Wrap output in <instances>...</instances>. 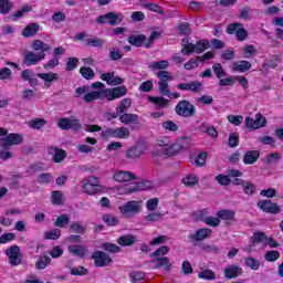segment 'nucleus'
Masks as SVG:
<instances>
[{
    "label": "nucleus",
    "mask_w": 283,
    "mask_h": 283,
    "mask_svg": "<svg viewBox=\"0 0 283 283\" xmlns=\"http://www.w3.org/2000/svg\"><path fill=\"white\" fill-rule=\"evenodd\" d=\"M127 95V86H117L113 88H105L102 91H92L87 92L82 96V101L84 103H94V101H116L117 98H123V96Z\"/></svg>",
    "instance_id": "f257e3e1"
},
{
    "label": "nucleus",
    "mask_w": 283,
    "mask_h": 283,
    "mask_svg": "<svg viewBox=\"0 0 283 283\" xmlns=\"http://www.w3.org/2000/svg\"><path fill=\"white\" fill-rule=\"evenodd\" d=\"M33 51H25L24 57L22 60L23 65L27 67H32V65H38L45 59V52H50V44L43 42L42 40H35L32 43ZM34 52H41L39 54Z\"/></svg>",
    "instance_id": "f03ea898"
},
{
    "label": "nucleus",
    "mask_w": 283,
    "mask_h": 283,
    "mask_svg": "<svg viewBox=\"0 0 283 283\" xmlns=\"http://www.w3.org/2000/svg\"><path fill=\"white\" fill-rule=\"evenodd\" d=\"M23 143V135L19 133H11L7 137L0 138V160H10L14 158V154L10 151L13 145H21Z\"/></svg>",
    "instance_id": "7ed1b4c3"
},
{
    "label": "nucleus",
    "mask_w": 283,
    "mask_h": 283,
    "mask_svg": "<svg viewBox=\"0 0 283 283\" xmlns=\"http://www.w3.org/2000/svg\"><path fill=\"white\" fill-rule=\"evenodd\" d=\"M82 189L87 196H96L103 191V186H101L98 177L91 176L82 181Z\"/></svg>",
    "instance_id": "20e7f679"
},
{
    "label": "nucleus",
    "mask_w": 283,
    "mask_h": 283,
    "mask_svg": "<svg viewBox=\"0 0 283 283\" xmlns=\"http://www.w3.org/2000/svg\"><path fill=\"white\" fill-rule=\"evenodd\" d=\"M175 112L177 116H182L184 118H190L191 116H196L198 114L196 105L187 99L179 101L175 106Z\"/></svg>",
    "instance_id": "39448f33"
},
{
    "label": "nucleus",
    "mask_w": 283,
    "mask_h": 283,
    "mask_svg": "<svg viewBox=\"0 0 283 283\" xmlns=\"http://www.w3.org/2000/svg\"><path fill=\"white\" fill-rule=\"evenodd\" d=\"M118 209L124 218H134V216H138L143 211V205L138 200H130L119 206Z\"/></svg>",
    "instance_id": "423d86ee"
},
{
    "label": "nucleus",
    "mask_w": 283,
    "mask_h": 283,
    "mask_svg": "<svg viewBox=\"0 0 283 283\" xmlns=\"http://www.w3.org/2000/svg\"><path fill=\"white\" fill-rule=\"evenodd\" d=\"M11 266H19L23 264V253H21V248L19 245H10L4 251Z\"/></svg>",
    "instance_id": "0eeeda50"
},
{
    "label": "nucleus",
    "mask_w": 283,
    "mask_h": 283,
    "mask_svg": "<svg viewBox=\"0 0 283 283\" xmlns=\"http://www.w3.org/2000/svg\"><path fill=\"white\" fill-rule=\"evenodd\" d=\"M227 34H235L237 41H247L249 39V31L244 29V24L240 22H233L228 24Z\"/></svg>",
    "instance_id": "6e6552de"
},
{
    "label": "nucleus",
    "mask_w": 283,
    "mask_h": 283,
    "mask_svg": "<svg viewBox=\"0 0 283 283\" xmlns=\"http://www.w3.org/2000/svg\"><path fill=\"white\" fill-rule=\"evenodd\" d=\"M256 207L263 211V213H271L272 216L282 213V207L273 202L271 199L258 201Z\"/></svg>",
    "instance_id": "1a4fd4ad"
},
{
    "label": "nucleus",
    "mask_w": 283,
    "mask_h": 283,
    "mask_svg": "<svg viewBox=\"0 0 283 283\" xmlns=\"http://www.w3.org/2000/svg\"><path fill=\"white\" fill-rule=\"evenodd\" d=\"M102 138H129V128L117 127V128H106L102 132Z\"/></svg>",
    "instance_id": "9d476101"
},
{
    "label": "nucleus",
    "mask_w": 283,
    "mask_h": 283,
    "mask_svg": "<svg viewBox=\"0 0 283 283\" xmlns=\"http://www.w3.org/2000/svg\"><path fill=\"white\" fill-rule=\"evenodd\" d=\"M91 260H94V264L97 268L109 266L113 262L112 256H109V254L101 250H96L95 252H93L91 255Z\"/></svg>",
    "instance_id": "9b49d317"
},
{
    "label": "nucleus",
    "mask_w": 283,
    "mask_h": 283,
    "mask_svg": "<svg viewBox=\"0 0 283 283\" xmlns=\"http://www.w3.org/2000/svg\"><path fill=\"white\" fill-rule=\"evenodd\" d=\"M60 129L67 132V129H73V132H80L82 125L81 120L76 117L74 118H60L57 122Z\"/></svg>",
    "instance_id": "f8f14e48"
},
{
    "label": "nucleus",
    "mask_w": 283,
    "mask_h": 283,
    "mask_svg": "<svg viewBox=\"0 0 283 283\" xmlns=\"http://www.w3.org/2000/svg\"><path fill=\"white\" fill-rule=\"evenodd\" d=\"M177 90L180 92H192L193 94H200V92H202V82L192 81L189 83H180L177 85Z\"/></svg>",
    "instance_id": "ddd939ff"
},
{
    "label": "nucleus",
    "mask_w": 283,
    "mask_h": 283,
    "mask_svg": "<svg viewBox=\"0 0 283 283\" xmlns=\"http://www.w3.org/2000/svg\"><path fill=\"white\" fill-rule=\"evenodd\" d=\"M99 78L111 86L123 85L125 83V80H123V77L116 76L114 72L102 73Z\"/></svg>",
    "instance_id": "4468645a"
},
{
    "label": "nucleus",
    "mask_w": 283,
    "mask_h": 283,
    "mask_svg": "<svg viewBox=\"0 0 283 283\" xmlns=\"http://www.w3.org/2000/svg\"><path fill=\"white\" fill-rule=\"evenodd\" d=\"M213 235V230L210 228H199L195 234L190 235L191 242H202Z\"/></svg>",
    "instance_id": "2eb2a0df"
},
{
    "label": "nucleus",
    "mask_w": 283,
    "mask_h": 283,
    "mask_svg": "<svg viewBox=\"0 0 283 283\" xmlns=\"http://www.w3.org/2000/svg\"><path fill=\"white\" fill-rule=\"evenodd\" d=\"M39 74H34L32 70L27 69L21 72V78L29 82L31 87H36L39 85Z\"/></svg>",
    "instance_id": "dca6fc26"
},
{
    "label": "nucleus",
    "mask_w": 283,
    "mask_h": 283,
    "mask_svg": "<svg viewBox=\"0 0 283 283\" xmlns=\"http://www.w3.org/2000/svg\"><path fill=\"white\" fill-rule=\"evenodd\" d=\"M223 273L227 280H235V277H240V275H242L243 270L238 264H233L226 268Z\"/></svg>",
    "instance_id": "f3484780"
},
{
    "label": "nucleus",
    "mask_w": 283,
    "mask_h": 283,
    "mask_svg": "<svg viewBox=\"0 0 283 283\" xmlns=\"http://www.w3.org/2000/svg\"><path fill=\"white\" fill-rule=\"evenodd\" d=\"M113 178L116 180V182H129L132 180H138L136 175H134L132 171H116Z\"/></svg>",
    "instance_id": "a211bd4d"
},
{
    "label": "nucleus",
    "mask_w": 283,
    "mask_h": 283,
    "mask_svg": "<svg viewBox=\"0 0 283 283\" xmlns=\"http://www.w3.org/2000/svg\"><path fill=\"white\" fill-rule=\"evenodd\" d=\"M139 120L138 114L123 113L119 115V122L123 125H138Z\"/></svg>",
    "instance_id": "6ab92c4d"
},
{
    "label": "nucleus",
    "mask_w": 283,
    "mask_h": 283,
    "mask_svg": "<svg viewBox=\"0 0 283 283\" xmlns=\"http://www.w3.org/2000/svg\"><path fill=\"white\" fill-rule=\"evenodd\" d=\"M49 151H50V154H52V151H55L52 157V160L56 165H60V163H63L64 158H67V151H65L64 149H61L59 147L51 146L49 148Z\"/></svg>",
    "instance_id": "aec40b11"
},
{
    "label": "nucleus",
    "mask_w": 283,
    "mask_h": 283,
    "mask_svg": "<svg viewBox=\"0 0 283 283\" xmlns=\"http://www.w3.org/2000/svg\"><path fill=\"white\" fill-rule=\"evenodd\" d=\"M67 251L69 253H71L72 255H76L77 258H85V255H87V253H90V250L87 249L86 245H69L67 247Z\"/></svg>",
    "instance_id": "412c9836"
},
{
    "label": "nucleus",
    "mask_w": 283,
    "mask_h": 283,
    "mask_svg": "<svg viewBox=\"0 0 283 283\" xmlns=\"http://www.w3.org/2000/svg\"><path fill=\"white\" fill-rule=\"evenodd\" d=\"M260 160V150H248L243 156V165H255Z\"/></svg>",
    "instance_id": "4be33fe9"
},
{
    "label": "nucleus",
    "mask_w": 283,
    "mask_h": 283,
    "mask_svg": "<svg viewBox=\"0 0 283 283\" xmlns=\"http://www.w3.org/2000/svg\"><path fill=\"white\" fill-rule=\"evenodd\" d=\"M217 218L219 220H224L226 222H234L235 221V211L230 209H221L217 211Z\"/></svg>",
    "instance_id": "5701e85b"
},
{
    "label": "nucleus",
    "mask_w": 283,
    "mask_h": 283,
    "mask_svg": "<svg viewBox=\"0 0 283 283\" xmlns=\"http://www.w3.org/2000/svg\"><path fill=\"white\" fill-rule=\"evenodd\" d=\"M251 70V62L247 60H240L232 63V72H249Z\"/></svg>",
    "instance_id": "b1692460"
},
{
    "label": "nucleus",
    "mask_w": 283,
    "mask_h": 283,
    "mask_svg": "<svg viewBox=\"0 0 283 283\" xmlns=\"http://www.w3.org/2000/svg\"><path fill=\"white\" fill-rule=\"evenodd\" d=\"M145 181L130 182L124 186V191H126V193H136L137 191H145Z\"/></svg>",
    "instance_id": "393cba45"
},
{
    "label": "nucleus",
    "mask_w": 283,
    "mask_h": 283,
    "mask_svg": "<svg viewBox=\"0 0 283 283\" xmlns=\"http://www.w3.org/2000/svg\"><path fill=\"white\" fill-rule=\"evenodd\" d=\"M117 244H119V247H134V244H136V237L134 234L120 235L117 239Z\"/></svg>",
    "instance_id": "a878e982"
},
{
    "label": "nucleus",
    "mask_w": 283,
    "mask_h": 283,
    "mask_svg": "<svg viewBox=\"0 0 283 283\" xmlns=\"http://www.w3.org/2000/svg\"><path fill=\"white\" fill-rule=\"evenodd\" d=\"M149 103H153L158 109H165L169 105V99L163 96H148Z\"/></svg>",
    "instance_id": "bb28decb"
},
{
    "label": "nucleus",
    "mask_w": 283,
    "mask_h": 283,
    "mask_svg": "<svg viewBox=\"0 0 283 283\" xmlns=\"http://www.w3.org/2000/svg\"><path fill=\"white\" fill-rule=\"evenodd\" d=\"M106 21L108 25H118L123 23V13L107 12Z\"/></svg>",
    "instance_id": "cd10ccee"
},
{
    "label": "nucleus",
    "mask_w": 283,
    "mask_h": 283,
    "mask_svg": "<svg viewBox=\"0 0 283 283\" xmlns=\"http://www.w3.org/2000/svg\"><path fill=\"white\" fill-rule=\"evenodd\" d=\"M39 30H40L39 24L30 23L23 29L22 36H24V39H30V36H34L36 32H39Z\"/></svg>",
    "instance_id": "c85d7f7f"
},
{
    "label": "nucleus",
    "mask_w": 283,
    "mask_h": 283,
    "mask_svg": "<svg viewBox=\"0 0 283 283\" xmlns=\"http://www.w3.org/2000/svg\"><path fill=\"white\" fill-rule=\"evenodd\" d=\"M147 41V36L145 34L139 35H129L128 36V43L130 45H134L135 48H143V43Z\"/></svg>",
    "instance_id": "c756f323"
},
{
    "label": "nucleus",
    "mask_w": 283,
    "mask_h": 283,
    "mask_svg": "<svg viewBox=\"0 0 283 283\" xmlns=\"http://www.w3.org/2000/svg\"><path fill=\"white\" fill-rule=\"evenodd\" d=\"M155 269H164V271H171V264L169 258L163 256L155 260Z\"/></svg>",
    "instance_id": "7c9ffc66"
},
{
    "label": "nucleus",
    "mask_w": 283,
    "mask_h": 283,
    "mask_svg": "<svg viewBox=\"0 0 283 283\" xmlns=\"http://www.w3.org/2000/svg\"><path fill=\"white\" fill-rule=\"evenodd\" d=\"M49 264H52V259L48 255H42L35 262L36 271H43V269H48Z\"/></svg>",
    "instance_id": "2f4dec72"
},
{
    "label": "nucleus",
    "mask_w": 283,
    "mask_h": 283,
    "mask_svg": "<svg viewBox=\"0 0 283 283\" xmlns=\"http://www.w3.org/2000/svg\"><path fill=\"white\" fill-rule=\"evenodd\" d=\"M181 182L185 187H196V185H199L200 182V177L196 175H188L181 179Z\"/></svg>",
    "instance_id": "473e14b6"
},
{
    "label": "nucleus",
    "mask_w": 283,
    "mask_h": 283,
    "mask_svg": "<svg viewBox=\"0 0 283 283\" xmlns=\"http://www.w3.org/2000/svg\"><path fill=\"white\" fill-rule=\"evenodd\" d=\"M129 107H132V98H124L117 105L116 112L117 114L123 115L129 109Z\"/></svg>",
    "instance_id": "72a5a7b5"
},
{
    "label": "nucleus",
    "mask_w": 283,
    "mask_h": 283,
    "mask_svg": "<svg viewBox=\"0 0 283 283\" xmlns=\"http://www.w3.org/2000/svg\"><path fill=\"white\" fill-rule=\"evenodd\" d=\"M30 129H43V127H45V125H48V120L43 119V118H33L28 123Z\"/></svg>",
    "instance_id": "f704fd0d"
},
{
    "label": "nucleus",
    "mask_w": 283,
    "mask_h": 283,
    "mask_svg": "<svg viewBox=\"0 0 283 283\" xmlns=\"http://www.w3.org/2000/svg\"><path fill=\"white\" fill-rule=\"evenodd\" d=\"M266 233L262 231L254 232L251 237L252 247H255V244H262V242H266Z\"/></svg>",
    "instance_id": "c9c22d12"
},
{
    "label": "nucleus",
    "mask_w": 283,
    "mask_h": 283,
    "mask_svg": "<svg viewBox=\"0 0 283 283\" xmlns=\"http://www.w3.org/2000/svg\"><path fill=\"white\" fill-rule=\"evenodd\" d=\"M80 74L85 78L86 81H92V78L96 77V73L94 72V69L90 66H82L80 69Z\"/></svg>",
    "instance_id": "e433bc0d"
},
{
    "label": "nucleus",
    "mask_w": 283,
    "mask_h": 283,
    "mask_svg": "<svg viewBox=\"0 0 283 283\" xmlns=\"http://www.w3.org/2000/svg\"><path fill=\"white\" fill-rule=\"evenodd\" d=\"M64 200H65V198L63 197V192H61L59 190L52 191L51 201L53 205L61 207V206L65 205Z\"/></svg>",
    "instance_id": "4c0bfd02"
},
{
    "label": "nucleus",
    "mask_w": 283,
    "mask_h": 283,
    "mask_svg": "<svg viewBox=\"0 0 283 283\" xmlns=\"http://www.w3.org/2000/svg\"><path fill=\"white\" fill-rule=\"evenodd\" d=\"M70 224V214H60L54 222V227L65 229Z\"/></svg>",
    "instance_id": "58836bf2"
},
{
    "label": "nucleus",
    "mask_w": 283,
    "mask_h": 283,
    "mask_svg": "<svg viewBox=\"0 0 283 283\" xmlns=\"http://www.w3.org/2000/svg\"><path fill=\"white\" fill-rule=\"evenodd\" d=\"M163 213L160 211H150V213L144 217L146 222H160L163 220Z\"/></svg>",
    "instance_id": "ea45409f"
},
{
    "label": "nucleus",
    "mask_w": 283,
    "mask_h": 283,
    "mask_svg": "<svg viewBox=\"0 0 283 283\" xmlns=\"http://www.w3.org/2000/svg\"><path fill=\"white\" fill-rule=\"evenodd\" d=\"M280 160H282V155L280 153H271L263 159V165H273Z\"/></svg>",
    "instance_id": "a19ab883"
},
{
    "label": "nucleus",
    "mask_w": 283,
    "mask_h": 283,
    "mask_svg": "<svg viewBox=\"0 0 283 283\" xmlns=\"http://www.w3.org/2000/svg\"><path fill=\"white\" fill-rule=\"evenodd\" d=\"M177 31L182 36H189V34H191V24L189 22H180L177 25Z\"/></svg>",
    "instance_id": "79ce46f5"
},
{
    "label": "nucleus",
    "mask_w": 283,
    "mask_h": 283,
    "mask_svg": "<svg viewBox=\"0 0 283 283\" xmlns=\"http://www.w3.org/2000/svg\"><path fill=\"white\" fill-rule=\"evenodd\" d=\"M38 78H42L45 83H54V81H59V74L56 73H38Z\"/></svg>",
    "instance_id": "37998d69"
},
{
    "label": "nucleus",
    "mask_w": 283,
    "mask_h": 283,
    "mask_svg": "<svg viewBox=\"0 0 283 283\" xmlns=\"http://www.w3.org/2000/svg\"><path fill=\"white\" fill-rule=\"evenodd\" d=\"M199 280H207L208 282L216 280V272L211 269L203 270L198 273Z\"/></svg>",
    "instance_id": "c03bdc74"
},
{
    "label": "nucleus",
    "mask_w": 283,
    "mask_h": 283,
    "mask_svg": "<svg viewBox=\"0 0 283 283\" xmlns=\"http://www.w3.org/2000/svg\"><path fill=\"white\" fill-rule=\"evenodd\" d=\"M102 249L107 253H120L122 249L116 243L104 242Z\"/></svg>",
    "instance_id": "a18cd8bd"
},
{
    "label": "nucleus",
    "mask_w": 283,
    "mask_h": 283,
    "mask_svg": "<svg viewBox=\"0 0 283 283\" xmlns=\"http://www.w3.org/2000/svg\"><path fill=\"white\" fill-rule=\"evenodd\" d=\"M103 222L107 224L108 227H118L119 220L118 217L113 216V214H105L102 217Z\"/></svg>",
    "instance_id": "49530a36"
},
{
    "label": "nucleus",
    "mask_w": 283,
    "mask_h": 283,
    "mask_svg": "<svg viewBox=\"0 0 283 283\" xmlns=\"http://www.w3.org/2000/svg\"><path fill=\"white\" fill-rule=\"evenodd\" d=\"M206 50H209V41L206 39L197 41L195 44V51L197 54H202Z\"/></svg>",
    "instance_id": "de8ad7c7"
},
{
    "label": "nucleus",
    "mask_w": 283,
    "mask_h": 283,
    "mask_svg": "<svg viewBox=\"0 0 283 283\" xmlns=\"http://www.w3.org/2000/svg\"><path fill=\"white\" fill-rule=\"evenodd\" d=\"M14 4L10 0H0V14H9Z\"/></svg>",
    "instance_id": "09e8293b"
},
{
    "label": "nucleus",
    "mask_w": 283,
    "mask_h": 283,
    "mask_svg": "<svg viewBox=\"0 0 283 283\" xmlns=\"http://www.w3.org/2000/svg\"><path fill=\"white\" fill-rule=\"evenodd\" d=\"M245 266L251 269V271H258L260 269V260L253 256H248L245 258Z\"/></svg>",
    "instance_id": "8fccbe9b"
},
{
    "label": "nucleus",
    "mask_w": 283,
    "mask_h": 283,
    "mask_svg": "<svg viewBox=\"0 0 283 283\" xmlns=\"http://www.w3.org/2000/svg\"><path fill=\"white\" fill-rule=\"evenodd\" d=\"M212 71L216 74L217 78H224V76H227V71H224V69L222 67V64L219 62H216L212 65Z\"/></svg>",
    "instance_id": "3c124183"
},
{
    "label": "nucleus",
    "mask_w": 283,
    "mask_h": 283,
    "mask_svg": "<svg viewBox=\"0 0 283 283\" xmlns=\"http://www.w3.org/2000/svg\"><path fill=\"white\" fill-rule=\"evenodd\" d=\"M150 70H161L165 71L169 67V61L167 60H161L157 62H153L149 64Z\"/></svg>",
    "instance_id": "603ef678"
},
{
    "label": "nucleus",
    "mask_w": 283,
    "mask_h": 283,
    "mask_svg": "<svg viewBox=\"0 0 283 283\" xmlns=\"http://www.w3.org/2000/svg\"><path fill=\"white\" fill-rule=\"evenodd\" d=\"M70 231L71 233L83 234V233H87V228L83 227V224L78 222H72L70 224Z\"/></svg>",
    "instance_id": "864d4df0"
},
{
    "label": "nucleus",
    "mask_w": 283,
    "mask_h": 283,
    "mask_svg": "<svg viewBox=\"0 0 283 283\" xmlns=\"http://www.w3.org/2000/svg\"><path fill=\"white\" fill-rule=\"evenodd\" d=\"M207 158H209V154L207 151L199 153L195 159V165H197V167H205L207 165Z\"/></svg>",
    "instance_id": "5fc2aeb1"
},
{
    "label": "nucleus",
    "mask_w": 283,
    "mask_h": 283,
    "mask_svg": "<svg viewBox=\"0 0 283 283\" xmlns=\"http://www.w3.org/2000/svg\"><path fill=\"white\" fill-rule=\"evenodd\" d=\"M280 251L276 250H270L264 254L265 262H276V260H280Z\"/></svg>",
    "instance_id": "6e6d98bb"
},
{
    "label": "nucleus",
    "mask_w": 283,
    "mask_h": 283,
    "mask_svg": "<svg viewBox=\"0 0 283 283\" xmlns=\"http://www.w3.org/2000/svg\"><path fill=\"white\" fill-rule=\"evenodd\" d=\"M178 149H180V147L176 146V144H172L169 147L164 148L163 154H164V156L171 158V156H176V154H180V151Z\"/></svg>",
    "instance_id": "4d7b16f0"
},
{
    "label": "nucleus",
    "mask_w": 283,
    "mask_h": 283,
    "mask_svg": "<svg viewBox=\"0 0 283 283\" xmlns=\"http://www.w3.org/2000/svg\"><path fill=\"white\" fill-rule=\"evenodd\" d=\"M240 145V135L238 133H231L228 138V146L235 149Z\"/></svg>",
    "instance_id": "13d9d810"
},
{
    "label": "nucleus",
    "mask_w": 283,
    "mask_h": 283,
    "mask_svg": "<svg viewBox=\"0 0 283 283\" xmlns=\"http://www.w3.org/2000/svg\"><path fill=\"white\" fill-rule=\"evenodd\" d=\"M17 234L14 232H7L0 235V244H8V242H14Z\"/></svg>",
    "instance_id": "bf43d9fd"
},
{
    "label": "nucleus",
    "mask_w": 283,
    "mask_h": 283,
    "mask_svg": "<svg viewBox=\"0 0 283 283\" xmlns=\"http://www.w3.org/2000/svg\"><path fill=\"white\" fill-rule=\"evenodd\" d=\"M157 78H159V83H169V81H174V76L169 71H159L157 73Z\"/></svg>",
    "instance_id": "052dcab7"
},
{
    "label": "nucleus",
    "mask_w": 283,
    "mask_h": 283,
    "mask_svg": "<svg viewBox=\"0 0 283 283\" xmlns=\"http://www.w3.org/2000/svg\"><path fill=\"white\" fill-rule=\"evenodd\" d=\"M144 8L146 10H149L150 12H156L157 14H165V10H163V7H160V4L157 3H145Z\"/></svg>",
    "instance_id": "680f3d73"
},
{
    "label": "nucleus",
    "mask_w": 283,
    "mask_h": 283,
    "mask_svg": "<svg viewBox=\"0 0 283 283\" xmlns=\"http://www.w3.org/2000/svg\"><path fill=\"white\" fill-rule=\"evenodd\" d=\"M127 158H130L132 160H136V158H140V156H143V150L136 146L132 147L128 151H127Z\"/></svg>",
    "instance_id": "e2e57ef3"
},
{
    "label": "nucleus",
    "mask_w": 283,
    "mask_h": 283,
    "mask_svg": "<svg viewBox=\"0 0 283 283\" xmlns=\"http://www.w3.org/2000/svg\"><path fill=\"white\" fill-rule=\"evenodd\" d=\"M254 125L256 129H262V127H266V117H264L262 113H258L254 118Z\"/></svg>",
    "instance_id": "0e129e2a"
},
{
    "label": "nucleus",
    "mask_w": 283,
    "mask_h": 283,
    "mask_svg": "<svg viewBox=\"0 0 283 283\" xmlns=\"http://www.w3.org/2000/svg\"><path fill=\"white\" fill-rule=\"evenodd\" d=\"M160 200L158 198H151L146 201V209L147 211H156L158 209Z\"/></svg>",
    "instance_id": "69168bd1"
},
{
    "label": "nucleus",
    "mask_w": 283,
    "mask_h": 283,
    "mask_svg": "<svg viewBox=\"0 0 283 283\" xmlns=\"http://www.w3.org/2000/svg\"><path fill=\"white\" fill-rule=\"evenodd\" d=\"M243 193L245 196H253L255 193V186L251 181H245L243 185Z\"/></svg>",
    "instance_id": "338daca9"
},
{
    "label": "nucleus",
    "mask_w": 283,
    "mask_h": 283,
    "mask_svg": "<svg viewBox=\"0 0 283 283\" xmlns=\"http://www.w3.org/2000/svg\"><path fill=\"white\" fill-rule=\"evenodd\" d=\"M129 277L133 283L142 282V280H145V272L133 271L129 273Z\"/></svg>",
    "instance_id": "774afa93"
}]
</instances>
